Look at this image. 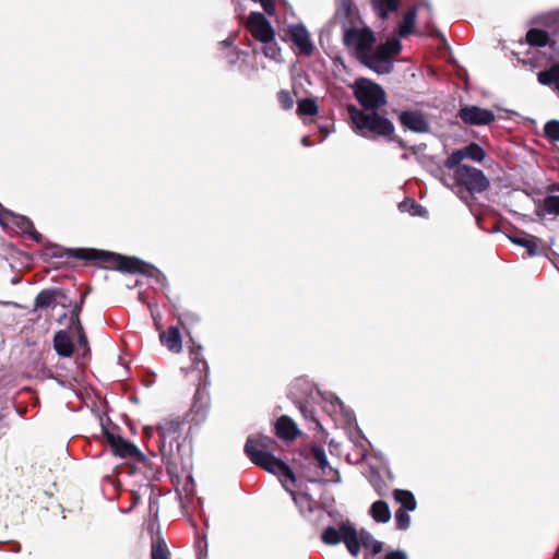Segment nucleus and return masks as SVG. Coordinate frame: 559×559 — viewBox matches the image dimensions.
I'll return each instance as SVG.
<instances>
[{"instance_id":"obj_1","label":"nucleus","mask_w":559,"mask_h":559,"mask_svg":"<svg viewBox=\"0 0 559 559\" xmlns=\"http://www.w3.org/2000/svg\"><path fill=\"white\" fill-rule=\"evenodd\" d=\"M355 96L365 110L348 106V115L354 130L367 136L369 133L391 135L394 127L390 120L374 112L385 104L383 88L368 79H358L354 84Z\"/></svg>"},{"instance_id":"obj_44","label":"nucleus","mask_w":559,"mask_h":559,"mask_svg":"<svg viewBox=\"0 0 559 559\" xmlns=\"http://www.w3.org/2000/svg\"><path fill=\"white\" fill-rule=\"evenodd\" d=\"M143 430H144V435L150 438L154 435V432L156 431V428H154L153 426H145Z\"/></svg>"},{"instance_id":"obj_21","label":"nucleus","mask_w":559,"mask_h":559,"mask_svg":"<svg viewBox=\"0 0 559 559\" xmlns=\"http://www.w3.org/2000/svg\"><path fill=\"white\" fill-rule=\"evenodd\" d=\"M376 14L385 20L388 16L396 12L400 8V0H371Z\"/></svg>"},{"instance_id":"obj_25","label":"nucleus","mask_w":559,"mask_h":559,"mask_svg":"<svg viewBox=\"0 0 559 559\" xmlns=\"http://www.w3.org/2000/svg\"><path fill=\"white\" fill-rule=\"evenodd\" d=\"M538 82L543 85H554L559 92V64H554L550 69L540 71Z\"/></svg>"},{"instance_id":"obj_3","label":"nucleus","mask_w":559,"mask_h":559,"mask_svg":"<svg viewBox=\"0 0 559 559\" xmlns=\"http://www.w3.org/2000/svg\"><path fill=\"white\" fill-rule=\"evenodd\" d=\"M47 255L52 258L69 255L80 260H99L106 263L107 267L114 270L131 274L141 273L148 276H156L158 282L165 280L164 275L154 265L134 257H126L108 251L96 249H69L63 253L59 248H51L48 249Z\"/></svg>"},{"instance_id":"obj_20","label":"nucleus","mask_w":559,"mask_h":559,"mask_svg":"<svg viewBox=\"0 0 559 559\" xmlns=\"http://www.w3.org/2000/svg\"><path fill=\"white\" fill-rule=\"evenodd\" d=\"M508 238L516 246L523 247L527 250L530 255H536L538 250V239L525 233H515L508 235Z\"/></svg>"},{"instance_id":"obj_18","label":"nucleus","mask_w":559,"mask_h":559,"mask_svg":"<svg viewBox=\"0 0 559 559\" xmlns=\"http://www.w3.org/2000/svg\"><path fill=\"white\" fill-rule=\"evenodd\" d=\"M160 343L171 353L178 354L182 350V338L177 326H169L159 334Z\"/></svg>"},{"instance_id":"obj_38","label":"nucleus","mask_w":559,"mask_h":559,"mask_svg":"<svg viewBox=\"0 0 559 559\" xmlns=\"http://www.w3.org/2000/svg\"><path fill=\"white\" fill-rule=\"evenodd\" d=\"M193 370H197L201 373L204 372L205 377L207 376L209 366L204 358H200L199 361L193 362Z\"/></svg>"},{"instance_id":"obj_40","label":"nucleus","mask_w":559,"mask_h":559,"mask_svg":"<svg viewBox=\"0 0 559 559\" xmlns=\"http://www.w3.org/2000/svg\"><path fill=\"white\" fill-rule=\"evenodd\" d=\"M202 346L198 345V346H193L190 350V357L192 359V364L195 362V361H199L200 358H204L202 356Z\"/></svg>"},{"instance_id":"obj_7","label":"nucleus","mask_w":559,"mask_h":559,"mask_svg":"<svg viewBox=\"0 0 559 559\" xmlns=\"http://www.w3.org/2000/svg\"><path fill=\"white\" fill-rule=\"evenodd\" d=\"M180 423L175 419H165L156 427L158 435L159 451L163 457L173 456L175 449L178 450L177 443L178 429Z\"/></svg>"},{"instance_id":"obj_23","label":"nucleus","mask_w":559,"mask_h":559,"mask_svg":"<svg viewBox=\"0 0 559 559\" xmlns=\"http://www.w3.org/2000/svg\"><path fill=\"white\" fill-rule=\"evenodd\" d=\"M53 347L56 352L63 357L71 356L73 352V345L66 332H58L53 338Z\"/></svg>"},{"instance_id":"obj_33","label":"nucleus","mask_w":559,"mask_h":559,"mask_svg":"<svg viewBox=\"0 0 559 559\" xmlns=\"http://www.w3.org/2000/svg\"><path fill=\"white\" fill-rule=\"evenodd\" d=\"M544 209L549 214L559 215V197L549 195L544 200Z\"/></svg>"},{"instance_id":"obj_37","label":"nucleus","mask_w":559,"mask_h":559,"mask_svg":"<svg viewBox=\"0 0 559 559\" xmlns=\"http://www.w3.org/2000/svg\"><path fill=\"white\" fill-rule=\"evenodd\" d=\"M278 102L284 109H290L294 106V98L287 91H281L278 93Z\"/></svg>"},{"instance_id":"obj_47","label":"nucleus","mask_w":559,"mask_h":559,"mask_svg":"<svg viewBox=\"0 0 559 559\" xmlns=\"http://www.w3.org/2000/svg\"><path fill=\"white\" fill-rule=\"evenodd\" d=\"M231 43H233V40L229 38V39L223 40V41L221 43V45H223L224 47H227V46H230V45H231Z\"/></svg>"},{"instance_id":"obj_19","label":"nucleus","mask_w":559,"mask_h":559,"mask_svg":"<svg viewBox=\"0 0 559 559\" xmlns=\"http://www.w3.org/2000/svg\"><path fill=\"white\" fill-rule=\"evenodd\" d=\"M275 429H276V435L281 439H285V440H293L299 433L297 425L288 416L280 417L276 421Z\"/></svg>"},{"instance_id":"obj_17","label":"nucleus","mask_w":559,"mask_h":559,"mask_svg":"<svg viewBox=\"0 0 559 559\" xmlns=\"http://www.w3.org/2000/svg\"><path fill=\"white\" fill-rule=\"evenodd\" d=\"M294 484L288 483V489H286L293 497L296 506L299 508L300 513L310 519V514L313 512L323 513V510L317 504L316 501H313L308 495L306 493H295L292 490V486Z\"/></svg>"},{"instance_id":"obj_35","label":"nucleus","mask_w":559,"mask_h":559,"mask_svg":"<svg viewBox=\"0 0 559 559\" xmlns=\"http://www.w3.org/2000/svg\"><path fill=\"white\" fill-rule=\"evenodd\" d=\"M151 557V559H168L166 546L163 543L154 544Z\"/></svg>"},{"instance_id":"obj_32","label":"nucleus","mask_w":559,"mask_h":559,"mask_svg":"<svg viewBox=\"0 0 559 559\" xmlns=\"http://www.w3.org/2000/svg\"><path fill=\"white\" fill-rule=\"evenodd\" d=\"M544 130H545V134L548 139H550L551 141H556V142L559 141V121L558 120L548 121L545 124Z\"/></svg>"},{"instance_id":"obj_41","label":"nucleus","mask_w":559,"mask_h":559,"mask_svg":"<svg viewBox=\"0 0 559 559\" xmlns=\"http://www.w3.org/2000/svg\"><path fill=\"white\" fill-rule=\"evenodd\" d=\"M384 559H408L407 555L403 550L390 551L385 555Z\"/></svg>"},{"instance_id":"obj_14","label":"nucleus","mask_w":559,"mask_h":559,"mask_svg":"<svg viewBox=\"0 0 559 559\" xmlns=\"http://www.w3.org/2000/svg\"><path fill=\"white\" fill-rule=\"evenodd\" d=\"M399 120L405 129L413 132L425 133L430 129L427 118L416 110H406L401 112Z\"/></svg>"},{"instance_id":"obj_8","label":"nucleus","mask_w":559,"mask_h":559,"mask_svg":"<svg viewBox=\"0 0 559 559\" xmlns=\"http://www.w3.org/2000/svg\"><path fill=\"white\" fill-rule=\"evenodd\" d=\"M311 463L320 469V473H317L313 477H309L310 481H318L323 478L332 483L341 481L338 472L329 465L325 451L322 448L314 447L311 449Z\"/></svg>"},{"instance_id":"obj_46","label":"nucleus","mask_w":559,"mask_h":559,"mask_svg":"<svg viewBox=\"0 0 559 559\" xmlns=\"http://www.w3.org/2000/svg\"><path fill=\"white\" fill-rule=\"evenodd\" d=\"M301 143H302L304 146H310L311 145L308 136H304L302 140H301Z\"/></svg>"},{"instance_id":"obj_26","label":"nucleus","mask_w":559,"mask_h":559,"mask_svg":"<svg viewBox=\"0 0 559 559\" xmlns=\"http://www.w3.org/2000/svg\"><path fill=\"white\" fill-rule=\"evenodd\" d=\"M80 311H81V306H75L73 313L71 316V324L73 325V329L75 330V332L78 334L79 344L84 347H87V337L84 333L83 326H82V324L80 322V318H79Z\"/></svg>"},{"instance_id":"obj_42","label":"nucleus","mask_w":559,"mask_h":559,"mask_svg":"<svg viewBox=\"0 0 559 559\" xmlns=\"http://www.w3.org/2000/svg\"><path fill=\"white\" fill-rule=\"evenodd\" d=\"M331 404H332V406H333L335 412L336 411H340V412H344L345 411V406H344L343 402L338 397H336V396L332 397Z\"/></svg>"},{"instance_id":"obj_27","label":"nucleus","mask_w":559,"mask_h":559,"mask_svg":"<svg viewBox=\"0 0 559 559\" xmlns=\"http://www.w3.org/2000/svg\"><path fill=\"white\" fill-rule=\"evenodd\" d=\"M526 40L531 46L543 47L548 43V35L542 29H531L526 35Z\"/></svg>"},{"instance_id":"obj_24","label":"nucleus","mask_w":559,"mask_h":559,"mask_svg":"<svg viewBox=\"0 0 559 559\" xmlns=\"http://www.w3.org/2000/svg\"><path fill=\"white\" fill-rule=\"evenodd\" d=\"M394 499L401 504L400 509L405 511L416 510L417 502L414 495L408 490L395 489L393 492Z\"/></svg>"},{"instance_id":"obj_29","label":"nucleus","mask_w":559,"mask_h":559,"mask_svg":"<svg viewBox=\"0 0 559 559\" xmlns=\"http://www.w3.org/2000/svg\"><path fill=\"white\" fill-rule=\"evenodd\" d=\"M297 110L301 116H313L318 112V106L313 99L306 98L298 103Z\"/></svg>"},{"instance_id":"obj_5","label":"nucleus","mask_w":559,"mask_h":559,"mask_svg":"<svg viewBox=\"0 0 559 559\" xmlns=\"http://www.w3.org/2000/svg\"><path fill=\"white\" fill-rule=\"evenodd\" d=\"M448 169L452 170L453 174H443L440 181L444 187L452 190L457 188V194L461 199L464 198L462 189L469 193H481L489 187V180L480 169L464 164Z\"/></svg>"},{"instance_id":"obj_39","label":"nucleus","mask_w":559,"mask_h":559,"mask_svg":"<svg viewBox=\"0 0 559 559\" xmlns=\"http://www.w3.org/2000/svg\"><path fill=\"white\" fill-rule=\"evenodd\" d=\"M349 13H350V5H349V3H348V2H346V1H343V2L341 3L340 8H338V9H337V11H336L335 17H336V19H338V17H341V16L346 17V16H348V15H349Z\"/></svg>"},{"instance_id":"obj_13","label":"nucleus","mask_w":559,"mask_h":559,"mask_svg":"<svg viewBox=\"0 0 559 559\" xmlns=\"http://www.w3.org/2000/svg\"><path fill=\"white\" fill-rule=\"evenodd\" d=\"M0 224L11 225L19 231L27 234L32 239L40 241L41 236L35 230L33 223L25 216L14 215L11 212L5 213V217L0 216Z\"/></svg>"},{"instance_id":"obj_43","label":"nucleus","mask_w":559,"mask_h":559,"mask_svg":"<svg viewBox=\"0 0 559 559\" xmlns=\"http://www.w3.org/2000/svg\"><path fill=\"white\" fill-rule=\"evenodd\" d=\"M372 555H377L382 550V543L379 540H373L371 545L369 546Z\"/></svg>"},{"instance_id":"obj_10","label":"nucleus","mask_w":559,"mask_h":559,"mask_svg":"<svg viewBox=\"0 0 559 559\" xmlns=\"http://www.w3.org/2000/svg\"><path fill=\"white\" fill-rule=\"evenodd\" d=\"M459 118L466 124L487 126L496 118L490 109L478 106H464L457 112Z\"/></svg>"},{"instance_id":"obj_34","label":"nucleus","mask_w":559,"mask_h":559,"mask_svg":"<svg viewBox=\"0 0 559 559\" xmlns=\"http://www.w3.org/2000/svg\"><path fill=\"white\" fill-rule=\"evenodd\" d=\"M373 537L370 533L366 531H357V544H358V554L360 552V547L364 546L366 548H369L371 543L373 542Z\"/></svg>"},{"instance_id":"obj_28","label":"nucleus","mask_w":559,"mask_h":559,"mask_svg":"<svg viewBox=\"0 0 559 559\" xmlns=\"http://www.w3.org/2000/svg\"><path fill=\"white\" fill-rule=\"evenodd\" d=\"M56 300L55 293L52 290H43L35 298V308H46L52 305Z\"/></svg>"},{"instance_id":"obj_16","label":"nucleus","mask_w":559,"mask_h":559,"mask_svg":"<svg viewBox=\"0 0 559 559\" xmlns=\"http://www.w3.org/2000/svg\"><path fill=\"white\" fill-rule=\"evenodd\" d=\"M108 442L114 453L122 459H133L141 455V452L133 443L120 436L108 435Z\"/></svg>"},{"instance_id":"obj_36","label":"nucleus","mask_w":559,"mask_h":559,"mask_svg":"<svg viewBox=\"0 0 559 559\" xmlns=\"http://www.w3.org/2000/svg\"><path fill=\"white\" fill-rule=\"evenodd\" d=\"M265 46L263 47V53L265 57L277 60L280 57V48L278 46L272 41L264 43Z\"/></svg>"},{"instance_id":"obj_4","label":"nucleus","mask_w":559,"mask_h":559,"mask_svg":"<svg viewBox=\"0 0 559 559\" xmlns=\"http://www.w3.org/2000/svg\"><path fill=\"white\" fill-rule=\"evenodd\" d=\"M274 443L269 437L249 438L245 444V452L252 463L277 476L282 486L288 489V483H296V477L286 463L271 453Z\"/></svg>"},{"instance_id":"obj_31","label":"nucleus","mask_w":559,"mask_h":559,"mask_svg":"<svg viewBox=\"0 0 559 559\" xmlns=\"http://www.w3.org/2000/svg\"><path fill=\"white\" fill-rule=\"evenodd\" d=\"M407 512L408 511H405L403 509H399L395 512V523H396V527L399 530L405 531V530H407L409 527V525H411V516L408 515Z\"/></svg>"},{"instance_id":"obj_48","label":"nucleus","mask_w":559,"mask_h":559,"mask_svg":"<svg viewBox=\"0 0 559 559\" xmlns=\"http://www.w3.org/2000/svg\"><path fill=\"white\" fill-rule=\"evenodd\" d=\"M246 53L243 51L238 52V56H245Z\"/></svg>"},{"instance_id":"obj_12","label":"nucleus","mask_w":559,"mask_h":559,"mask_svg":"<svg viewBox=\"0 0 559 559\" xmlns=\"http://www.w3.org/2000/svg\"><path fill=\"white\" fill-rule=\"evenodd\" d=\"M418 10H425L427 12V21L426 23L429 24L432 19V7L427 0H419L418 3L409 9L403 17L402 23L399 27V34L401 37H406L413 32L416 17H417V11Z\"/></svg>"},{"instance_id":"obj_6","label":"nucleus","mask_w":559,"mask_h":559,"mask_svg":"<svg viewBox=\"0 0 559 559\" xmlns=\"http://www.w3.org/2000/svg\"><path fill=\"white\" fill-rule=\"evenodd\" d=\"M321 540L326 545L344 543L353 557L358 556L357 530L348 520L328 525L322 531Z\"/></svg>"},{"instance_id":"obj_9","label":"nucleus","mask_w":559,"mask_h":559,"mask_svg":"<svg viewBox=\"0 0 559 559\" xmlns=\"http://www.w3.org/2000/svg\"><path fill=\"white\" fill-rule=\"evenodd\" d=\"M247 26L251 35L261 43H269L274 39L275 32L262 13H251L249 15Z\"/></svg>"},{"instance_id":"obj_30","label":"nucleus","mask_w":559,"mask_h":559,"mask_svg":"<svg viewBox=\"0 0 559 559\" xmlns=\"http://www.w3.org/2000/svg\"><path fill=\"white\" fill-rule=\"evenodd\" d=\"M399 207L402 212H409L414 216H425L427 214V210L415 202H402Z\"/></svg>"},{"instance_id":"obj_45","label":"nucleus","mask_w":559,"mask_h":559,"mask_svg":"<svg viewBox=\"0 0 559 559\" xmlns=\"http://www.w3.org/2000/svg\"><path fill=\"white\" fill-rule=\"evenodd\" d=\"M300 411H301L302 415H304L306 418H308V417H309V418H312V413H311V411H308V409H307V408H305V407H301V408H300Z\"/></svg>"},{"instance_id":"obj_15","label":"nucleus","mask_w":559,"mask_h":559,"mask_svg":"<svg viewBox=\"0 0 559 559\" xmlns=\"http://www.w3.org/2000/svg\"><path fill=\"white\" fill-rule=\"evenodd\" d=\"M289 36L297 46L300 53L310 56L313 51V45L306 27L301 24H295L289 27Z\"/></svg>"},{"instance_id":"obj_2","label":"nucleus","mask_w":559,"mask_h":559,"mask_svg":"<svg viewBox=\"0 0 559 559\" xmlns=\"http://www.w3.org/2000/svg\"><path fill=\"white\" fill-rule=\"evenodd\" d=\"M343 40L348 48L355 51L361 63L379 74L391 72L392 56L397 55L402 49L400 40L395 38L374 49L376 37L369 28H347L343 25Z\"/></svg>"},{"instance_id":"obj_22","label":"nucleus","mask_w":559,"mask_h":559,"mask_svg":"<svg viewBox=\"0 0 559 559\" xmlns=\"http://www.w3.org/2000/svg\"><path fill=\"white\" fill-rule=\"evenodd\" d=\"M370 516L379 523H388L391 520V510L383 500L373 502L369 509Z\"/></svg>"},{"instance_id":"obj_11","label":"nucleus","mask_w":559,"mask_h":559,"mask_svg":"<svg viewBox=\"0 0 559 559\" xmlns=\"http://www.w3.org/2000/svg\"><path fill=\"white\" fill-rule=\"evenodd\" d=\"M486 157L485 151L476 143H471L464 148L452 152L444 160L445 168H453L459 166L463 159L469 158L474 162L480 163Z\"/></svg>"}]
</instances>
